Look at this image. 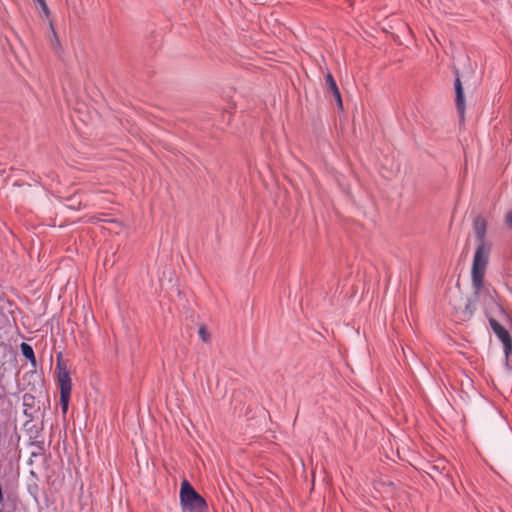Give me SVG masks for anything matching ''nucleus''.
Returning a JSON list of instances; mask_svg holds the SVG:
<instances>
[{
    "mask_svg": "<svg viewBox=\"0 0 512 512\" xmlns=\"http://www.w3.org/2000/svg\"><path fill=\"white\" fill-rule=\"evenodd\" d=\"M58 383L60 387V393L71 394L72 382L68 370L60 368L58 373Z\"/></svg>",
    "mask_w": 512,
    "mask_h": 512,
    "instance_id": "obj_5",
    "label": "nucleus"
},
{
    "mask_svg": "<svg viewBox=\"0 0 512 512\" xmlns=\"http://www.w3.org/2000/svg\"><path fill=\"white\" fill-rule=\"evenodd\" d=\"M31 445L35 447V450L31 452L32 457L39 456L44 452L43 442H32Z\"/></svg>",
    "mask_w": 512,
    "mask_h": 512,
    "instance_id": "obj_10",
    "label": "nucleus"
},
{
    "mask_svg": "<svg viewBox=\"0 0 512 512\" xmlns=\"http://www.w3.org/2000/svg\"><path fill=\"white\" fill-rule=\"evenodd\" d=\"M455 92H456V107L461 116L464 115L465 112V100H464V92L462 88V84L459 78L455 81Z\"/></svg>",
    "mask_w": 512,
    "mask_h": 512,
    "instance_id": "obj_6",
    "label": "nucleus"
},
{
    "mask_svg": "<svg viewBox=\"0 0 512 512\" xmlns=\"http://www.w3.org/2000/svg\"><path fill=\"white\" fill-rule=\"evenodd\" d=\"M505 223L507 224L508 227L512 228V210L506 214Z\"/></svg>",
    "mask_w": 512,
    "mask_h": 512,
    "instance_id": "obj_13",
    "label": "nucleus"
},
{
    "mask_svg": "<svg viewBox=\"0 0 512 512\" xmlns=\"http://www.w3.org/2000/svg\"><path fill=\"white\" fill-rule=\"evenodd\" d=\"M41 7V10L43 11V13L48 16L50 11H49V8L45 2V0H35Z\"/></svg>",
    "mask_w": 512,
    "mask_h": 512,
    "instance_id": "obj_12",
    "label": "nucleus"
},
{
    "mask_svg": "<svg viewBox=\"0 0 512 512\" xmlns=\"http://www.w3.org/2000/svg\"><path fill=\"white\" fill-rule=\"evenodd\" d=\"M70 396H71V394L60 393V405H61V408H62V412L64 414L68 410Z\"/></svg>",
    "mask_w": 512,
    "mask_h": 512,
    "instance_id": "obj_9",
    "label": "nucleus"
},
{
    "mask_svg": "<svg viewBox=\"0 0 512 512\" xmlns=\"http://www.w3.org/2000/svg\"><path fill=\"white\" fill-rule=\"evenodd\" d=\"M489 261L475 269V262H472L471 281L475 297L484 302H494L496 290L489 284H485L484 276Z\"/></svg>",
    "mask_w": 512,
    "mask_h": 512,
    "instance_id": "obj_3",
    "label": "nucleus"
},
{
    "mask_svg": "<svg viewBox=\"0 0 512 512\" xmlns=\"http://www.w3.org/2000/svg\"><path fill=\"white\" fill-rule=\"evenodd\" d=\"M23 399H24V403H26V401H27V400H32V399H33V397H32V396H30V395H28V394H25V395H24V397H23Z\"/></svg>",
    "mask_w": 512,
    "mask_h": 512,
    "instance_id": "obj_14",
    "label": "nucleus"
},
{
    "mask_svg": "<svg viewBox=\"0 0 512 512\" xmlns=\"http://www.w3.org/2000/svg\"><path fill=\"white\" fill-rule=\"evenodd\" d=\"M473 229L476 237L477 247L473 257L475 269L489 261L492 244L486 239L487 221L482 216H477L473 222Z\"/></svg>",
    "mask_w": 512,
    "mask_h": 512,
    "instance_id": "obj_1",
    "label": "nucleus"
},
{
    "mask_svg": "<svg viewBox=\"0 0 512 512\" xmlns=\"http://www.w3.org/2000/svg\"><path fill=\"white\" fill-rule=\"evenodd\" d=\"M21 352L25 358H27L33 364H35V362H36L35 354H34L33 348L29 344L21 343Z\"/></svg>",
    "mask_w": 512,
    "mask_h": 512,
    "instance_id": "obj_8",
    "label": "nucleus"
},
{
    "mask_svg": "<svg viewBox=\"0 0 512 512\" xmlns=\"http://www.w3.org/2000/svg\"><path fill=\"white\" fill-rule=\"evenodd\" d=\"M325 80H326V85H327L328 90L332 93L338 106L341 108L342 107L341 94H340V91L338 89V86H337L332 74L327 73Z\"/></svg>",
    "mask_w": 512,
    "mask_h": 512,
    "instance_id": "obj_7",
    "label": "nucleus"
},
{
    "mask_svg": "<svg viewBox=\"0 0 512 512\" xmlns=\"http://www.w3.org/2000/svg\"><path fill=\"white\" fill-rule=\"evenodd\" d=\"M489 324L495 335L503 344L507 365L512 367V338L509 332L493 318L489 319Z\"/></svg>",
    "mask_w": 512,
    "mask_h": 512,
    "instance_id": "obj_4",
    "label": "nucleus"
},
{
    "mask_svg": "<svg viewBox=\"0 0 512 512\" xmlns=\"http://www.w3.org/2000/svg\"><path fill=\"white\" fill-rule=\"evenodd\" d=\"M180 505L183 512H207L205 499L186 479L181 482Z\"/></svg>",
    "mask_w": 512,
    "mask_h": 512,
    "instance_id": "obj_2",
    "label": "nucleus"
},
{
    "mask_svg": "<svg viewBox=\"0 0 512 512\" xmlns=\"http://www.w3.org/2000/svg\"><path fill=\"white\" fill-rule=\"evenodd\" d=\"M198 334L203 342L207 343L210 341V333L208 332V330L206 329V327L204 325H201L199 327Z\"/></svg>",
    "mask_w": 512,
    "mask_h": 512,
    "instance_id": "obj_11",
    "label": "nucleus"
}]
</instances>
